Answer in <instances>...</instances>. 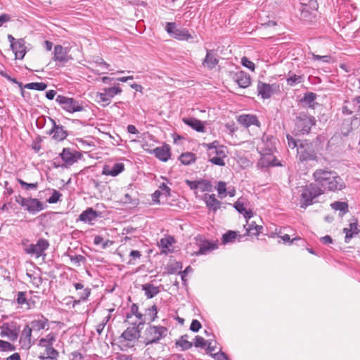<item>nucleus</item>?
<instances>
[{
	"instance_id": "nucleus-1",
	"label": "nucleus",
	"mask_w": 360,
	"mask_h": 360,
	"mask_svg": "<svg viewBox=\"0 0 360 360\" xmlns=\"http://www.w3.org/2000/svg\"><path fill=\"white\" fill-rule=\"evenodd\" d=\"M313 178L318 186L328 191H338L346 187L343 179L336 172L328 168L316 169L313 173Z\"/></svg>"
},
{
	"instance_id": "nucleus-2",
	"label": "nucleus",
	"mask_w": 360,
	"mask_h": 360,
	"mask_svg": "<svg viewBox=\"0 0 360 360\" xmlns=\"http://www.w3.org/2000/svg\"><path fill=\"white\" fill-rule=\"evenodd\" d=\"M323 191L314 183L306 185L300 195V203L302 208H306L315 202V199L322 195Z\"/></svg>"
},
{
	"instance_id": "nucleus-3",
	"label": "nucleus",
	"mask_w": 360,
	"mask_h": 360,
	"mask_svg": "<svg viewBox=\"0 0 360 360\" xmlns=\"http://www.w3.org/2000/svg\"><path fill=\"white\" fill-rule=\"evenodd\" d=\"M316 122L314 116L304 112H300L295 120V134L296 135L309 134L311 127L316 124Z\"/></svg>"
},
{
	"instance_id": "nucleus-4",
	"label": "nucleus",
	"mask_w": 360,
	"mask_h": 360,
	"mask_svg": "<svg viewBox=\"0 0 360 360\" xmlns=\"http://www.w3.org/2000/svg\"><path fill=\"white\" fill-rule=\"evenodd\" d=\"M203 146L207 148L208 160L213 165L218 166H224V158L226 154L223 146H219L217 141L210 143H204Z\"/></svg>"
},
{
	"instance_id": "nucleus-5",
	"label": "nucleus",
	"mask_w": 360,
	"mask_h": 360,
	"mask_svg": "<svg viewBox=\"0 0 360 360\" xmlns=\"http://www.w3.org/2000/svg\"><path fill=\"white\" fill-rule=\"evenodd\" d=\"M167 332L168 329L165 326L149 325L144 331L143 342L146 345L159 343L167 336Z\"/></svg>"
},
{
	"instance_id": "nucleus-6",
	"label": "nucleus",
	"mask_w": 360,
	"mask_h": 360,
	"mask_svg": "<svg viewBox=\"0 0 360 360\" xmlns=\"http://www.w3.org/2000/svg\"><path fill=\"white\" fill-rule=\"evenodd\" d=\"M299 147L297 151V158L301 162L316 160L317 155L311 142L305 139L299 141Z\"/></svg>"
},
{
	"instance_id": "nucleus-7",
	"label": "nucleus",
	"mask_w": 360,
	"mask_h": 360,
	"mask_svg": "<svg viewBox=\"0 0 360 360\" xmlns=\"http://www.w3.org/2000/svg\"><path fill=\"white\" fill-rule=\"evenodd\" d=\"M15 201L25 210L32 214H35L45 209L44 203L37 198H24L19 195L15 197Z\"/></svg>"
},
{
	"instance_id": "nucleus-8",
	"label": "nucleus",
	"mask_w": 360,
	"mask_h": 360,
	"mask_svg": "<svg viewBox=\"0 0 360 360\" xmlns=\"http://www.w3.org/2000/svg\"><path fill=\"white\" fill-rule=\"evenodd\" d=\"M56 101L64 110L68 112L73 113L84 110L82 104L73 98L58 95L57 96Z\"/></svg>"
},
{
	"instance_id": "nucleus-9",
	"label": "nucleus",
	"mask_w": 360,
	"mask_h": 360,
	"mask_svg": "<svg viewBox=\"0 0 360 360\" xmlns=\"http://www.w3.org/2000/svg\"><path fill=\"white\" fill-rule=\"evenodd\" d=\"M69 48L64 47L62 45L57 44L54 46L52 60L56 63L57 66L63 67L72 60V56L69 55Z\"/></svg>"
},
{
	"instance_id": "nucleus-10",
	"label": "nucleus",
	"mask_w": 360,
	"mask_h": 360,
	"mask_svg": "<svg viewBox=\"0 0 360 360\" xmlns=\"http://www.w3.org/2000/svg\"><path fill=\"white\" fill-rule=\"evenodd\" d=\"M49 247V243L46 239L39 238L36 244H30L25 248V252L31 255L39 258L45 255L44 251Z\"/></svg>"
},
{
	"instance_id": "nucleus-11",
	"label": "nucleus",
	"mask_w": 360,
	"mask_h": 360,
	"mask_svg": "<svg viewBox=\"0 0 360 360\" xmlns=\"http://www.w3.org/2000/svg\"><path fill=\"white\" fill-rule=\"evenodd\" d=\"M122 91V89L117 84L113 87L104 88L103 92L97 93L96 98L99 101L104 103L103 105H108L110 103L111 99L115 95L120 94Z\"/></svg>"
},
{
	"instance_id": "nucleus-12",
	"label": "nucleus",
	"mask_w": 360,
	"mask_h": 360,
	"mask_svg": "<svg viewBox=\"0 0 360 360\" xmlns=\"http://www.w3.org/2000/svg\"><path fill=\"white\" fill-rule=\"evenodd\" d=\"M20 328L16 326L14 322L4 323L1 326L0 336L6 337L11 341H15L18 338Z\"/></svg>"
},
{
	"instance_id": "nucleus-13",
	"label": "nucleus",
	"mask_w": 360,
	"mask_h": 360,
	"mask_svg": "<svg viewBox=\"0 0 360 360\" xmlns=\"http://www.w3.org/2000/svg\"><path fill=\"white\" fill-rule=\"evenodd\" d=\"M60 156L65 165L70 166L77 162L78 160L82 158V154L75 149L65 148L60 153Z\"/></svg>"
},
{
	"instance_id": "nucleus-14",
	"label": "nucleus",
	"mask_w": 360,
	"mask_h": 360,
	"mask_svg": "<svg viewBox=\"0 0 360 360\" xmlns=\"http://www.w3.org/2000/svg\"><path fill=\"white\" fill-rule=\"evenodd\" d=\"M145 150L148 153L154 155L155 158L162 162H167L171 156L170 147L168 144L166 143L154 149Z\"/></svg>"
},
{
	"instance_id": "nucleus-15",
	"label": "nucleus",
	"mask_w": 360,
	"mask_h": 360,
	"mask_svg": "<svg viewBox=\"0 0 360 360\" xmlns=\"http://www.w3.org/2000/svg\"><path fill=\"white\" fill-rule=\"evenodd\" d=\"M257 149L260 155L273 154L275 146L271 139L268 136H263L262 141L257 144Z\"/></svg>"
},
{
	"instance_id": "nucleus-16",
	"label": "nucleus",
	"mask_w": 360,
	"mask_h": 360,
	"mask_svg": "<svg viewBox=\"0 0 360 360\" xmlns=\"http://www.w3.org/2000/svg\"><path fill=\"white\" fill-rule=\"evenodd\" d=\"M53 124L51 129L49 131V134H53V139L57 141H62L68 136V132L64 129V127L57 124L54 120L49 118Z\"/></svg>"
},
{
	"instance_id": "nucleus-17",
	"label": "nucleus",
	"mask_w": 360,
	"mask_h": 360,
	"mask_svg": "<svg viewBox=\"0 0 360 360\" xmlns=\"http://www.w3.org/2000/svg\"><path fill=\"white\" fill-rule=\"evenodd\" d=\"M133 325L132 327H128L122 334L121 338L127 341H134L137 340L140 337L141 330L140 328L136 326V322L131 323Z\"/></svg>"
},
{
	"instance_id": "nucleus-18",
	"label": "nucleus",
	"mask_w": 360,
	"mask_h": 360,
	"mask_svg": "<svg viewBox=\"0 0 360 360\" xmlns=\"http://www.w3.org/2000/svg\"><path fill=\"white\" fill-rule=\"evenodd\" d=\"M232 78L240 88H247L251 84L250 76L245 71L241 70L234 72Z\"/></svg>"
},
{
	"instance_id": "nucleus-19",
	"label": "nucleus",
	"mask_w": 360,
	"mask_h": 360,
	"mask_svg": "<svg viewBox=\"0 0 360 360\" xmlns=\"http://www.w3.org/2000/svg\"><path fill=\"white\" fill-rule=\"evenodd\" d=\"M218 63V55L213 50L207 49L205 58L202 60V65L210 70H212Z\"/></svg>"
},
{
	"instance_id": "nucleus-20",
	"label": "nucleus",
	"mask_w": 360,
	"mask_h": 360,
	"mask_svg": "<svg viewBox=\"0 0 360 360\" xmlns=\"http://www.w3.org/2000/svg\"><path fill=\"white\" fill-rule=\"evenodd\" d=\"M276 87V84H269L262 82H258L257 90L258 96H260L262 99H268L271 98L274 93L273 87Z\"/></svg>"
},
{
	"instance_id": "nucleus-21",
	"label": "nucleus",
	"mask_w": 360,
	"mask_h": 360,
	"mask_svg": "<svg viewBox=\"0 0 360 360\" xmlns=\"http://www.w3.org/2000/svg\"><path fill=\"white\" fill-rule=\"evenodd\" d=\"M174 243L175 240L173 236H166L158 242V245L161 248L162 253L167 255L173 252L174 249L172 248V245Z\"/></svg>"
},
{
	"instance_id": "nucleus-22",
	"label": "nucleus",
	"mask_w": 360,
	"mask_h": 360,
	"mask_svg": "<svg viewBox=\"0 0 360 360\" xmlns=\"http://www.w3.org/2000/svg\"><path fill=\"white\" fill-rule=\"evenodd\" d=\"M15 59L22 60L26 54L25 41L23 39H18L14 44H11Z\"/></svg>"
},
{
	"instance_id": "nucleus-23",
	"label": "nucleus",
	"mask_w": 360,
	"mask_h": 360,
	"mask_svg": "<svg viewBox=\"0 0 360 360\" xmlns=\"http://www.w3.org/2000/svg\"><path fill=\"white\" fill-rule=\"evenodd\" d=\"M239 124L243 125L245 128H248L251 125H255L257 127L260 126V122L257 117L255 115L244 114L241 115L238 118Z\"/></svg>"
},
{
	"instance_id": "nucleus-24",
	"label": "nucleus",
	"mask_w": 360,
	"mask_h": 360,
	"mask_svg": "<svg viewBox=\"0 0 360 360\" xmlns=\"http://www.w3.org/2000/svg\"><path fill=\"white\" fill-rule=\"evenodd\" d=\"M124 170V165L119 162L114 164L112 167L105 165L102 174L106 176H116Z\"/></svg>"
},
{
	"instance_id": "nucleus-25",
	"label": "nucleus",
	"mask_w": 360,
	"mask_h": 360,
	"mask_svg": "<svg viewBox=\"0 0 360 360\" xmlns=\"http://www.w3.org/2000/svg\"><path fill=\"white\" fill-rule=\"evenodd\" d=\"M98 216L99 214L96 210L92 207H88L79 214V220L89 224H93V221H94Z\"/></svg>"
},
{
	"instance_id": "nucleus-26",
	"label": "nucleus",
	"mask_w": 360,
	"mask_h": 360,
	"mask_svg": "<svg viewBox=\"0 0 360 360\" xmlns=\"http://www.w3.org/2000/svg\"><path fill=\"white\" fill-rule=\"evenodd\" d=\"M245 199L244 198H239L235 203H234V207L236 210L240 213L243 214L245 218L246 219H250L253 216L252 212L249 210H247L245 207L246 202Z\"/></svg>"
},
{
	"instance_id": "nucleus-27",
	"label": "nucleus",
	"mask_w": 360,
	"mask_h": 360,
	"mask_svg": "<svg viewBox=\"0 0 360 360\" xmlns=\"http://www.w3.org/2000/svg\"><path fill=\"white\" fill-rule=\"evenodd\" d=\"M183 122L186 125L191 127L193 129L198 131V132H204L205 131V126L202 121L194 118V117H186L183 118Z\"/></svg>"
},
{
	"instance_id": "nucleus-28",
	"label": "nucleus",
	"mask_w": 360,
	"mask_h": 360,
	"mask_svg": "<svg viewBox=\"0 0 360 360\" xmlns=\"http://www.w3.org/2000/svg\"><path fill=\"white\" fill-rule=\"evenodd\" d=\"M32 328L27 325L22 331L20 342L24 347L29 348L31 345V336Z\"/></svg>"
},
{
	"instance_id": "nucleus-29",
	"label": "nucleus",
	"mask_w": 360,
	"mask_h": 360,
	"mask_svg": "<svg viewBox=\"0 0 360 360\" xmlns=\"http://www.w3.org/2000/svg\"><path fill=\"white\" fill-rule=\"evenodd\" d=\"M343 232L345 233V242L349 243L354 235L360 232V230L358 229L357 221L355 219L354 222H351L349 224V228H344Z\"/></svg>"
},
{
	"instance_id": "nucleus-30",
	"label": "nucleus",
	"mask_w": 360,
	"mask_h": 360,
	"mask_svg": "<svg viewBox=\"0 0 360 360\" xmlns=\"http://www.w3.org/2000/svg\"><path fill=\"white\" fill-rule=\"evenodd\" d=\"M205 201L207 207L214 212L217 211L221 206V202L215 198L214 194H206L205 195Z\"/></svg>"
},
{
	"instance_id": "nucleus-31",
	"label": "nucleus",
	"mask_w": 360,
	"mask_h": 360,
	"mask_svg": "<svg viewBox=\"0 0 360 360\" xmlns=\"http://www.w3.org/2000/svg\"><path fill=\"white\" fill-rule=\"evenodd\" d=\"M142 290L145 292V295L148 299H151L160 292L158 286H155L152 283H146L142 285Z\"/></svg>"
},
{
	"instance_id": "nucleus-32",
	"label": "nucleus",
	"mask_w": 360,
	"mask_h": 360,
	"mask_svg": "<svg viewBox=\"0 0 360 360\" xmlns=\"http://www.w3.org/2000/svg\"><path fill=\"white\" fill-rule=\"evenodd\" d=\"M217 248V245L216 243H211L209 241H205L200 245L199 250L195 252V255H205L207 252L216 249Z\"/></svg>"
},
{
	"instance_id": "nucleus-33",
	"label": "nucleus",
	"mask_w": 360,
	"mask_h": 360,
	"mask_svg": "<svg viewBox=\"0 0 360 360\" xmlns=\"http://www.w3.org/2000/svg\"><path fill=\"white\" fill-rule=\"evenodd\" d=\"M173 37L176 39L181 41H188L193 39V36L189 33V31L186 29H178L173 34Z\"/></svg>"
},
{
	"instance_id": "nucleus-34",
	"label": "nucleus",
	"mask_w": 360,
	"mask_h": 360,
	"mask_svg": "<svg viewBox=\"0 0 360 360\" xmlns=\"http://www.w3.org/2000/svg\"><path fill=\"white\" fill-rule=\"evenodd\" d=\"M276 158L273 154L261 155L260 164L262 167L275 166Z\"/></svg>"
},
{
	"instance_id": "nucleus-35",
	"label": "nucleus",
	"mask_w": 360,
	"mask_h": 360,
	"mask_svg": "<svg viewBox=\"0 0 360 360\" xmlns=\"http://www.w3.org/2000/svg\"><path fill=\"white\" fill-rule=\"evenodd\" d=\"M56 341V335L53 333H51L46 335L45 338H41L39 342V345L41 347H47L52 346L53 342Z\"/></svg>"
},
{
	"instance_id": "nucleus-36",
	"label": "nucleus",
	"mask_w": 360,
	"mask_h": 360,
	"mask_svg": "<svg viewBox=\"0 0 360 360\" xmlns=\"http://www.w3.org/2000/svg\"><path fill=\"white\" fill-rule=\"evenodd\" d=\"M187 335H181V338L176 342V345L181 347L182 350H188L192 347V342H189Z\"/></svg>"
},
{
	"instance_id": "nucleus-37",
	"label": "nucleus",
	"mask_w": 360,
	"mask_h": 360,
	"mask_svg": "<svg viewBox=\"0 0 360 360\" xmlns=\"http://www.w3.org/2000/svg\"><path fill=\"white\" fill-rule=\"evenodd\" d=\"M31 328L34 330H40L48 326V320L44 317L41 319L34 320L31 322Z\"/></svg>"
},
{
	"instance_id": "nucleus-38",
	"label": "nucleus",
	"mask_w": 360,
	"mask_h": 360,
	"mask_svg": "<svg viewBox=\"0 0 360 360\" xmlns=\"http://www.w3.org/2000/svg\"><path fill=\"white\" fill-rule=\"evenodd\" d=\"M179 159L183 165H188L195 161V157L192 153H185L181 154Z\"/></svg>"
},
{
	"instance_id": "nucleus-39",
	"label": "nucleus",
	"mask_w": 360,
	"mask_h": 360,
	"mask_svg": "<svg viewBox=\"0 0 360 360\" xmlns=\"http://www.w3.org/2000/svg\"><path fill=\"white\" fill-rule=\"evenodd\" d=\"M331 207L335 210H340L342 214L348 212V205L345 202L336 201L330 205Z\"/></svg>"
},
{
	"instance_id": "nucleus-40",
	"label": "nucleus",
	"mask_w": 360,
	"mask_h": 360,
	"mask_svg": "<svg viewBox=\"0 0 360 360\" xmlns=\"http://www.w3.org/2000/svg\"><path fill=\"white\" fill-rule=\"evenodd\" d=\"M41 354L45 355L46 356H49L51 359H57L58 357L59 353L52 346H49L47 347H44V352Z\"/></svg>"
},
{
	"instance_id": "nucleus-41",
	"label": "nucleus",
	"mask_w": 360,
	"mask_h": 360,
	"mask_svg": "<svg viewBox=\"0 0 360 360\" xmlns=\"http://www.w3.org/2000/svg\"><path fill=\"white\" fill-rule=\"evenodd\" d=\"M46 87L47 84L44 82H31L25 85V88L37 91H44Z\"/></svg>"
},
{
	"instance_id": "nucleus-42",
	"label": "nucleus",
	"mask_w": 360,
	"mask_h": 360,
	"mask_svg": "<svg viewBox=\"0 0 360 360\" xmlns=\"http://www.w3.org/2000/svg\"><path fill=\"white\" fill-rule=\"evenodd\" d=\"M237 233L234 231H229L222 236V243L226 244L232 243L237 237Z\"/></svg>"
},
{
	"instance_id": "nucleus-43",
	"label": "nucleus",
	"mask_w": 360,
	"mask_h": 360,
	"mask_svg": "<svg viewBox=\"0 0 360 360\" xmlns=\"http://www.w3.org/2000/svg\"><path fill=\"white\" fill-rule=\"evenodd\" d=\"M158 309L155 304H153L151 307L148 308L146 311L145 316H148L150 322L154 321L158 317Z\"/></svg>"
},
{
	"instance_id": "nucleus-44",
	"label": "nucleus",
	"mask_w": 360,
	"mask_h": 360,
	"mask_svg": "<svg viewBox=\"0 0 360 360\" xmlns=\"http://www.w3.org/2000/svg\"><path fill=\"white\" fill-rule=\"evenodd\" d=\"M303 82V77L300 75L292 74L287 78V84L290 86H295Z\"/></svg>"
},
{
	"instance_id": "nucleus-45",
	"label": "nucleus",
	"mask_w": 360,
	"mask_h": 360,
	"mask_svg": "<svg viewBox=\"0 0 360 360\" xmlns=\"http://www.w3.org/2000/svg\"><path fill=\"white\" fill-rule=\"evenodd\" d=\"M262 229V227L261 226L251 224L249 225L248 228L246 229V235L251 234L253 236H257Z\"/></svg>"
},
{
	"instance_id": "nucleus-46",
	"label": "nucleus",
	"mask_w": 360,
	"mask_h": 360,
	"mask_svg": "<svg viewBox=\"0 0 360 360\" xmlns=\"http://www.w3.org/2000/svg\"><path fill=\"white\" fill-rule=\"evenodd\" d=\"M18 182L27 191L33 189L36 190L38 188V183H27L21 179H18Z\"/></svg>"
},
{
	"instance_id": "nucleus-47",
	"label": "nucleus",
	"mask_w": 360,
	"mask_h": 360,
	"mask_svg": "<svg viewBox=\"0 0 360 360\" xmlns=\"http://www.w3.org/2000/svg\"><path fill=\"white\" fill-rule=\"evenodd\" d=\"M16 302L18 304L23 305L25 304H27V308H30L29 306V303L26 298V292H18L17 294Z\"/></svg>"
},
{
	"instance_id": "nucleus-48",
	"label": "nucleus",
	"mask_w": 360,
	"mask_h": 360,
	"mask_svg": "<svg viewBox=\"0 0 360 360\" xmlns=\"http://www.w3.org/2000/svg\"><path fill=\"white\" fill-rule=\"evenodd\" d=\"M15 350V347L8 342L0 340V351L9 352Z\"/></svg>"
},
{
	"instance_id": "nucleus-49",
	"label": "nucleus",
	"mask_w": 360,
	"mask_h": 360,
	"mask_svg": "<svg viewBox=\"0 0 360 360\" xmlns=\"http://www.w3.org/2000/svg\"><path fill=\"white\" fill-rule=\"evenodd\" d=\"M316 98V95L314 93L309 92L304 94L302 102H304L311 106V104L314 101Z\"/></svg>"
},
{
	"instance_id": "nucleus-50",
	"label": "nucleus",
	"mask_w": 360,
	"mask_h": 360,
	"mask_svg": "<svg viewBox=\"0 0 360 360\" xmlns=\"http://www.w3.org/2000/svg\"><path fill=\"white\" fill-rule=\"evenodd\" d=\"M288 146L291 149L296 148L299 147V141H297L295 139H294L291 135L287 134L286 136Z\"/></svg>"
},
{
	"instance_id": "nucleus-51",
	"label": "nucleus",
	"mask_w": 360,
	"mask_h": 360,
	"mask_svg": "<svg viewBox=\"0 0 360 360\" xmlns=\"http://www.w3.org/2000/svg\"><path fill=\"white\" fill-rule=\"evenodd\" d=\"M226 183L224 181H219L217 187V192L221 198L225 197L227 195Z\"/></svg>"
},
{
	"instance_id": "nucleus-52",
	"label": "nucleus",
	"mask_w": 360,
	"mask_h": 360,
	"mask_svg": "<svg viewBox=\"0 0 360 360\" xmlns=\"http://www.w3.org/2000/svg\"><path fill=\"white\" fill-rule=\"evenodd\" d=\"M111 318V315L109 313L108 316H106L102 321V322L101 323H99L97 327H96V332L101 335V333L103 332L105 326H106V324L108 323V322L110 321Z\"/></svg>"
},
{
	"instance_id": "nucleus-53",
	"label": "nucleus",
	"mask_w": 360,
	"mask_h": 360,
	"mask_svg": "<svg viewBox=\"0 0 360 360\" xmlns=\"http://www.w3.org/2000/svg\"><path fill=\"white\" fill-rule=\"evenodd\" d=\"M139 312L138 305L136 304H132L129 312L126 314V320L124 322H129V319H130L133 316L138 314Z\"/></svg>"
},
{
	"instance_id": "nucleus-54",
	"label": "nucleus",
	"mask_w": 360,
	"mask_h": 360,
	"mask_svg": "<svg viewBox=\"0 0 360 360\" xmlns=\"http://www.w3.org/2000/svg\"><path fill=\"white\" fill-rule=\"evenodd\" d=\"M61 196L62 194L59 191L53 190L51 196L47 200V202L50 204L56 203L58 201H59Z\"/></svg>"
},
{
	"instance_id": "nucleus-55",
	"label": "nucleus",
	"mask_w": 360,
	"mask_h": 360,
	"mask_svg": "<svg viewBox=\"0 0 360 360\" xmlns=\"http://www.w3.org/2000/svg\"><path fill=\"white\" fill-rule=\"evenodd\" d=\"M178 30L176 27L175 22H167L165 25V30L166 32L173 37V34H174V32L176 30Z\"/></svg>"
},
{
	"instance_id": "nucleus-56",
	"label": "nucleus",
	"mask_w": 360,
	"mask_h": 360,
	"mask_svg": "<svg viewBox=\"0 0 360 360\" xmlns=\"http://www.w3.org/2000/svg\"><path fill=\"white\" fill-rule=\"evenodd\" d=\"M241 64L246 67L247 68L250 69V70L252 71H254L255 69V65L254 64V63H252V61H250L248 58L246 57H243L241 58Z\"/></svg>"
},
{
	"instance_id": "nucleus-57",
	"label": "nucleus",
	"mask_w": 360,
	"mask_h": 360,
	"mask_svg": "<svg viewBox=\"0 0 360 360\" xmlns=\"http://www.w3.org/2000/svg\"><path fill=\"white\" fill-rule=\"evenodd\" d=\"M82 290L83 291L79 292L78 295L79 296L80 300H82V301H86L91 295V290L89 288H86Z\"/></svg>"
},
{
	"instance_id": "nucleus-58",
	"label": "nucleus",
	"mask_w": 360,
	"mask_h": 360,
	"mask_svg": "<svg viewBox=\"0 0 360 360\" xmlns=\"http://www.w3.org/2000/svg\"><path fill=\"white\" fill-rule=\"evenodd\" d=\"M207 341H205V339L199 335H197L195 338L194 345L196 347H204L207 345Z\"/></svg>"
},
{
	"instance_id": "nucleus-59",
	"label": "nucleus",
	"mask_w": 360,
	"mask_h": 360,
	"mask_svg": "<svg viewBox=\"0 0 360 360\" xmlns=\"http://www.w3.org/2000/svg\"><path fill=\"white\" fill-rule=\"evenodd\" d=\"M158 191H160L161 194L165 198L170 195V188L165 183L160 185Z\"/></svg>"
},
{
	"instance_id": "nucleus-60",
	"label": "nucleus",
	"mask_w": 360,
	"mask_h": 360,
	"mask_svg": "<svg viewBox=\"0 0 360 360\" xmlns=\"http://www.w3.org/2000/svg\"><path fill=\"white\" fill-rule=\"evenodd\" d=\"M200 186L199 188L201 189L202 191H210L212 189V184L209 181L207 180H201L200 181Z\"/></svg>"
},
{
	"instance_id": "nucleus-61",
	"label": "nucleus",
	"mask_w": 360,
	"mask_h": 360,
	"mask_svg": "<svg viewBox=\"0 0 360 360\" xmlns=\"http://www.w3.org/2000/svg\"><path fill=\"white\" fill-rule=\"evenodd\" d=\"M136 318L139 320V322H136V326L142 328V326L145 324L146 319L144 315L140 312L134 315Z\"/></svg>"
},
{
	"instance_id": "nucleus-62",
	"label": "nucleus",
	"mask_w": 360,
	"mask_h": 360,
	"mask_svg": "<svg viewBox=\"0 0 360 360\" xmlns=\"http://www.w3.org/2000/svg\"><path fill=\"white\" fill-rule=\"evenodd\" d=\"M211 356L215 360H229L228 356L223 352H219L217 353L212 354Z\"/></svg>"
},
{
	"instance_id": "nucleus-63",
	"label": "nucleus",
	"mask_w": 360,
	"mask_h": 360,
	"mask_svg": "<svg viewBox=\"0 0 360 360\" xmlns=\"http://www.w3.org/2000/svg\"><path fill=\"white\" fill-rule=\"evenodd\" d=\"M201 328V323L196 319L192 321L190 330L193 332H198Z\"/></svg>"
},
{
	"instance_id": "nucleus-64",
	"label": "nucleus",
	"mask_w": 360,
	"mask_h": 360,
	"mask_svg": "<svg viewBox=\"0 0 360 360\" xmlns=\"http://www.w3.org/2000/svg\"><path fill=\"white\" fill-rule=\"evenodd\" d=\"M186 184L191 189H197L200 186V181H189L186 180Z\"/></svg>"
}]
</instances>
